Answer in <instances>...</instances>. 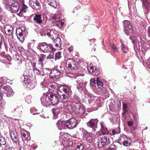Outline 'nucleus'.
<instances>
[{
    "label": "nucleus",
    "instance_id": "f257e3e1",
    "mask_svg": "<svg viewBox=\"0 0 150 150\" xmlns=\"http://www.w3.org/2000/svg\"><path fill=\"white\" fill-rule=\"evenodd\" d=\"M58 94L60 100L63 102H69V96L72 94L70 88L67 86L61 85L59 87Z\"/></svg>",
    "mask_w": 150,
    "mask_h": 150
},
{
    "label": "nucleus",
    "instance_id": "f03ea898",
    "mask_svg": "<svg viewBox=\"0 0 150 150\" xmlns=\"http://www.w3.org/2000/svg\"><path fill=\"white\" fill-rule=\"evenodd\" d=\"M37 48L38 49L40 50L45 53L50 52L51 50L53 51L54 50L51 44H48L45 42L39 43Z\"/></svg>",
    "mask_w": 150,
    "mask_h": 150
},
{
    "label": "nucleus",
    "instance_id": "7ed1b4c3",
    "mask_svg": "<svg viewBox=\"0 0 150 150\" xmlns=\"http://www.w3.org/2000/svg\"><path fill=\"white\" fill-rule=\"evenodd\" d=\"M27 31L25 30L23 27H21L16 30V34L18 39L21 42H23L25 40L24 37L26 35Z\"/></svg>",
    "mask_w": 150,
    "mask_h": 150
},
{
    "label": "nucleus",
    "instance_id": "20e7f679",
    "mask_svg": "<svg viewBox=\"0 0 150 150\" xmlns=\"http://www.w3.org/2000/svg\"><path fill=\"white\" fill-rule=\"evenodd\" d=\"M110 144L109 139L106 136L102 137L98 139V146L100 148H104Z\"/></svg>",
    "mask_w": 150,
    "mask_h": 150
},
{
    "label": "nucleus",
    "instance_id": "39448f33",
    "mask_svg": "<svg viewBox=\"0 0 150 150\" xmlns=\"http://www.w3.org/2000/svg\"><path fill=\"white\" fill-rule=\"evenodd\" d=\"M66 67L71 70H79V68L78 63L70 59L66 61Z\"/></svg>",
    "mask_w": 150,
    "mask_h": 150
},
{
    "label": "nucleus",
    "instance_id": "423d86ee",
    "mask_svg": "<svg viewBox=\"0 0 150 150\" xmlns=\"http://www.w3.org/2000/svg\"><path fill=\"white\" fill-rule=\"evenodd\" d=\"M76 89L80 92L82 93L83 91H84L86 89V87L87 84V82L86 81L80 79L76 81Z\"/></svg>",
    "mask_w": 150,
    "mask_h": 150
},
{
    "label": "nucleus",
    "instance_id": "0eeeda50",
    "mask_svg": "<svg viewBox=\"0 0 150 150\" xmlns=\"http://www.w3.org/2000/svg\"><path fill=\"white\" fill-rule=\"evenodd\" d=\"M66 127L69 129H72L76 127L77 124L79 123V121L75 118H71L66 121Z\"/></svg>",
    "mask_w": 150,
    "mask_h": 150
},
{
    "label": "nucleus",
    "instance_id": "6e6552de",
    "mask_svg": "<svg viewBox=\"0 0 150 150\" xmlns=\"http://www.w3.org/2000/svg\"><path fill=\"white\" fill-rule=\"evenodd\" d=\"M90 81L91 86H93V84H95L96 85L95 87L96 88H101L103 85V82L99 77L97 78L96 80L95 78H91Z\"/></svg>",
    "mask_w": 150,
    "mask_h": 150
},
{
    "label": "nucleus",
    "instance_id": "1a4fd4ad",
    "mask_svg": "<svg viewBox=\"0 0 150 150\" xmlns=\"http://www.w3.org/2000/svg\"><path fill=\"white\" fill-rule=\"evenodd\" d=\"M42 104L44 106L49 107L51 105L47 93H44L40 98Z\"/></svg>",
    "mask_w": 150,
    "mask_h": 150
},
{
    "label": "nucleus",
    "instance_id": "9d476101",
    "mask_svg": "<svg viewBox=\"0 0 150 150\" xmlns=\"http://www.w3.org/2000/svg\"><path fill=\"white\" fill-rule=\"evenodd\" d=\"M124 32L126 35H129L132 32V27L129 21L125 20L124 22Z\"/></svg>",
    "mask_w": 150,
    "mask_h": 150
},
{
    "label": "nucleus",
    "instance_id": "9b49d317",
    "mask_svg": "<svg viewBox=\"0 0 150 150\" xmlns=\"http://www.w3.org/2000/svg\"><path fill=\"white\" fill-rule=\"evenodd\" d=\"M1 90L3 92L4 96L10 97L12 96L14 94V92L11 88L9 86H4L3 88H0Z\"/></svg>",
    "mask_w": 150,
    "mask_h": 150
},
{
    "label": "nucleus",
    "instance_id": "f8f14e48",
    "mask_svg": "<svg viewBox=\"0 0 150 150\" xmlns=\"http://www.w3.org/2000/svg\"><path fill=\"white\" fill-rule=\"evenodd\" d=\"M82 133L84 137L88 142L91 143L93 141L95 138L94 134L88 133L85 130H83Z\"/></svg>",
    "mask_w": 150,
    "mask_h": 150
},
{
    "label": "nucleus",
    "instance_id": "ddd939ff",
    "mask_svg": "<svg viewBox=\"0 0 150 150\" xmlns=\"http://www.w3.org/2000/svg\"><path fill=\"white\" fill-rule=\"evenodd\" d=\"M75 104V106H74V108H75L74 113L79 116H81L84 114L85 112V111L83 107L81 106V104Z\"/></svg>",
    "mask_w": 150,
    "mask_h": 150
},
{
    "label": "nucleus",
    "instance_id": "4468645a",
    "mask_svg": "<svg viewBox=\"0 0 150 150\" xmlns=\"http://www.w3.org/2000/svg\"><path fill=\"white\" fill-rule=\"evenodd\" d=\"M61 72V71L60 70L54 67L51 71L50 74V78L52 79H56L59 77Z\"/></svg>",
    "mask_w": 150,
    "mask_h": 150
},
{
    "label": "nucleus",
    "instance_id": "2eb2a0df",
    "mask_svg": "<svg viewBox=\"0 0 150 150\" xmlns=\"http://www.w3.org/2000/svg\"><path fill=\"white\" fill-rule=\"evenodd\" d=\"M47 95H49V99L51 104L54 105L58 104L59 102L58 97L55 94L47 92Z\"/></svg>",
    "mask_w": 150,
    "mask_h": 150
},
{
    "label": "nucleus",
    "instance_id": "dca6fc26",
    "mask_svg": "<svg viewBox=\"0 0 150 150\" xmlns=\"http://www.w3.org/2000/svg\"><path fill=\"white\" fill-rule=\"evenodd\" d=\"M29 4L30 6L33 9L38 10L40 8V4L38 0H30Z\"/></svg>",
    "mask_w": 150,
    "mask_h": 150
},
{
    "label": "nucleus",
    "instance_id": "f3484780",
    "mask_svg": "<svg viewBox=\"0 0 150 150\" xmlns=\"http://www.w3.org/2000/svg\"><path fill=\"white\" fill-rule=\"evenodd\" d=\"M98 120L97 119H91L87 123V125L89 127L92 128L94 131H96V129L97 127Z\"/></svg>",
    "mask_w": 150,
    "mask_h": 150
},
{
    "label": "nucleus",
    "instance_id": "a211bd4d",
    "mask_svg": "<svg viewBox=\"0 0 150 150\" xmlns=\"http://www.w3.org/2000/svg\"><path fill=\"white\" fill-rule=\"evenodd\" d=\"M65 110L66 112H69L71 114L74 113L75 108L72 105V103L71 104L69 102L64 103Z\"/></svg>",
    "mask_w": 150,
    "mask_h": 150
},
{
    "label": "nucleus",
    "instance_id": "6ab92c4d",
    "mask_svg": "<svg viewBox=\"0 0 150 150\" xmlns=\"http://www.w3.org/2000/svg\"><path fill=\"white\" fill-rule=\"evenodd\" d=\"M130 114V111L129 109L126 104L123 103L122 105V115L123 117L126 119L128 116H129Z\"/></svg>",
    "mask_w": 150,
    "mask_h": 150
},
{
    "label": "nucleus",
    "instance_id": "aec40b11",
    "mask_svg": "<svg viewBox=\"0 0 150 150\" xmlns=\"http://www.w3.org/2000/svg\"><path fill=\"white\" fill-rule=\"evenodd\" d=\"M15 104L17 105L12 112H16V113L21 114L23 110V107L21 103L19 101H17L16 102Z\"/></svg>",
    "mask_w": 150,
    "mask_h": 150
},
{
    "label": "nucleus",
    "instance_id": "412c9836",
    "mask_svg": "<svg viewBox=\"0 0 150 150\" xmlns=\"http://www.w3.org/2000/svg\"><path fill=\"white\" fill-rule=\"evenodd\" d=\"M10 135L13 142L19 144V137L17 133L14 131H11L10 132Z\"/></svg>",
    "mask_w": 150,
    "mask_h": 150
},
{
    "label": "nucleus",
    "instance_id": "4be33fe9",
    "mask_svg": "<svg viewBox=\"0 0 150 150\" xmlns=\"http://www.w3.org/2000/svg\"><path fill=\"white\" fill-rule=\"evenodd\" d=\"M47 35L50 37L52 39L56 38L58 37V33L57 31L54 30H48L47 33Z\"/></svg>",
    "mask_w": 150,
    "mask_h": 150
},
{
    "label": "nucleus",
    "instance_id": "5701e85b",
    "mask_svg": "<svg viewBox=\"0 0 150 150\" xmlns=\"http://www.w3.org/2000/svg\"><path fill=\"white\" fill-rule=\"evenodd\" d=\"M89 72L93 76H98L100 74L99 69L95 66H92L89 69Z\"/></svg>",
    "mask_w": 150,
    "mask_h": 150
},
{
    "label": "nucleus",
    "instance_id": "b1692460",
    "mask_svg": "<svg viewBox=\"0 0 150 150\" xmlns=\"http://www.w3.org/2000/svg\"><path fill=\"white\" fill-rule=\"evenodd\" d=\"M21 133L22 135V138L23 140H29L30 139V133L24 129L21 130Z\"/></svg>",
    "mask_w": 150,
    "mask_h": 150
},
{
    "label": "nucleus",
    "instance_id": "393cba45",
    "mask_svg": "<svg viewBox=\"0 0 150 150\" xmlns=\"http://www.w3.org/2000/svg\"><path fill=\"white\" fill-rule=\"evenodd\" d=\"M56 125L58 129L59 130L65 129L66 127V122L61 120H59L57 122Z\"/></svg>",
    "mask_w": 150,
    "mask_h": 150
},
{
    "label": "nucleus",
    "instance_id": "a878e982",
    "mask_svg": "<svg viewBox=\"0 0 150 150\" xmlns=\"http://www.w3.org/2000/svg\"><path fill=\"white\" fill-rule=\"evenodd\" d=\"M24 2V0H20V4L22 8L20 9L19 13L18 14V15L19 16H20V15L21 14L22 12L25 13L26 12V9L28 8V6L25 4Z\"/></svg>",
    "mask_w": 150,
    "mask_h": 150
},
{
    "label": "nucleus",
    "instance_id": "bb28decb",
    "mask_svg": "<svg viewBox=\"0 0 150 150\" xmlns=\"http://www.w3.org/2000/svg\"><path fill=\"white\" fill-rule=\"evenodd\" d=\"M100 124L101 128L99 132V134L100 135H104L109 134V132L107 128L104 125L103 123L102 122H101Z\"/></svg>",
    "mask_w": 150,
    "mask_h": 150
},
{
    "label": "nucleus",
    "instance_id": "cd10ccee",
    "mask_svg": "<svg viewBox=\"0 0 150 150\" xmlns=\"http://www.w3.org/2000/svg\"><path fill=\"white\" fill-rule=\"evenodd\" d=\"M143 7L145 11L147 12V13L149 12L150 5L149 1L148 0H143L142 2Z\"/></svg>",
    "mask_w": 150,
    "mask_h": 150
},
{
    "label": "nucleus",
    "instance_id": "c85d7f7f",
    "mask_svg": "<svg viewBox=\"0 0 150 150\" xmlns=\"http://www.w3.org/2000/svg\"><path fill=\"white\" fill-rule=\"evenodd\" d=\"M127 124L128 126L129 127L131 132L132 134H133L134 136V134H135V131L136 129L137 126L136 125H134L133 124V121L131 120L128 121Z\"/></svg>",
    "mask_w": 150,
    "mask_h": 150
},
{
    "label": "nucleus",
    "instance_id": "c756f323",
    "mask_svg": "<svg viewBox=\"0 0 150 150\" xmlns=\"http://www.w3.org/2000/svg\"><path fill=\"white\" fill-rule=\"evenodd\" d=\"M34 21L38 24H40L42 22L41 15V14H36L33 18Z\"/></svg>",
    "mask_w": 150,
    "mask_h": 150
},
{
    "label": "nucleus",
    "instance_id": "7c9ffc66",
    "mask_svg": "<svg viewBox=\"0 0 150 150\" xmlns=\"http://www.w3.org/2000/svg\"><path fill=\"white\" fill-rule=\"evenodd\" d=\"M61 104L60 106L57 107V108H53L52 110H55V112L57 113H59L61 111L65 110L64 103H61Z\"/></svg>",
    "mask_w": 150,
    "mask_h": 150
},
{
    "label": "nucleus",
    "instance_id": "2f4dec72",
    "mask_svg": "<svg viewBox=\"0 0 150 150\" xmlns=\"http://www.w3.org/2000/svg\"><path fill=\"white\" fill-rule=\"evenodd\" d=\"M2 93L0 91V113L1 110L4 109L5 102L2 98Z\"/></svg>",
    "mask_w": 150,
    "mask_h": 150
},
{
    "label": "nucleus",
    "instance_id": "473e14b6",
    "mask_svg": "<svg viewBox=\"0 0 150 150\" xmlns=\"http://www.w3.org/2000/svg\"><path fill=\"white\" fill-rule=\"evenodd\" d=\"M72 105L74 106H75L76 105L81 104L80 99L79 97L76 95L74 96L73 98V101L72 102Z\"/></svg>",
    "mask_w": 150,
    "mask_h": 150
},
{
    "label": "nucleus",
    "instance_id": "72a5a7b5",
    "mask_svg": "<svg viewBox=\"0 0 150 150\" xmlns=\"http://www.w3.org/2000/svg\"><path fill=\"white\" fill-rule=\"evenodd\" d=\"M19 7L18 4L17 3H16L13 6H10V9H11L13 13H16L18 11Z\"/></svg>",
    "mask_w": 150,
    "mask_h": 150
},
{
    "label": "nucleus",
    "instance_id": "f704fd0d",
    "mask_svg": "<svg viewBox=\"0 0 150 150\" xmlns=\"http://www.w3.org/2000/svg\"><path fill=\"white\" fill-rule=\"evenodd\" d=\"M58 88V87L57 84L55 83H53L49 86V90L50 92L52 93L53 92H54V91H56L57 88Z\"/></svg>",
    "mask_w": 150,
    "mask_h": 150
},
{
    "label": "nucleus",
    "instance_id": "c9c22d12",
    "mask_svg": "<svg viewBox=\"0 0 150 150\" xmlns=\"http://www.w3.org/2000/svg\"><path fill=\"white\" fill-rule=\"evenodd\" d=\"M8 40L10 45V50L12 51L16 52V44L14 43V41L9 40Z\"/></svg>",
    "mask_w": 150,
    "mask_h": 150
},
{
    "label": "nucleus",
    "instance_id": "e433bc0d",
    "mask_svg": "<svg viewBox=\"0 0 150 150\" xmlns=\"http://www.w3.org/2000/svg\"><path fill=\"white\" fill-rule=\"evenodd\" d=\"M118 127L115 128V129H111L110 132H109V134L111 135H114L116 134H118L120 132V128L119 125H118Z\"/></svg>",
    "mask_w": 150,
    "mask_h": 150
},
{
    "label": "nucleus",
    "instance_id": "4c0bfd02",
    "mask_svg": "<svg viewBox=\"0 0 150 150\" xmlns=\"http://www.w3.org/2000/svg\"><path fill=\"white\" fill-rule=\"evenodd\" d=\"M47 3L50 6L54 8L57 7V3L56 0H47Z\"/></svg>",
    "mask_w": 150,
    "mask_h": 150
},
{
    "label": "nucleus",
    "instance_id": "58836bf2",
    "mask_svg": "<svg viewBox=\"0 0 150 150\" xmlns=\"http://www.w3.org/2000/svg\"><path fill=\"white\" fill-rule=\"evenodd\" d=\"M21 81L23 83L26 84L28 82L30 81V80L28 76L26 75H23L20 78Z\"/></svg>",
    "mask_w": 150,
    "mask_h": 150
},
{
    "label": "nucleus",
    "instance_id": "ea45409f",
    "mask_svg": "<svg viewBox=\"0 0 150 150\" xmlns=\"http://www.w3.org/2000/svg\"><path fill=\"white\" fill-rule=\"evenodd\" d=\"M54 24L55 26L59 28L63 27L64 25V23L62 22V20H60L54 22Z\"/></svg>",
    "mask_w": 150,
    "mask_h": 150
},
{
    "label": "nucleus",
    "instance_id": "a19ab883",
    "mask_svg": "<svg viewBox=\"0 0 150 150\" xmlns=\"http://www.w3.org/2000/svg\"><path fill=\"white\" fill-rule=\"evenodd\" d=\"M127 136L125 134L121 135L119 137L118 139V142L120 144H122V143H123L126 139H128Z\"/></svg>",
    "mask_w": 150,
    "mask_h": 150
},
{
    "label": "nucleus",
    "instance_id": "79ce46f5",
    "mask_svg": "<svg viewBox=\"0 0 150 150\" xmlns=\"http://www.w3.org/2000/svg\"><path fill=\"white\" fill-rule=\"evenodd\" d=\"M53 40L56 47H59L61 46L62 42L61 39L60 38L58 37L56 38L53 39Z\"/></svg>",
    "mask_w": 150,
    "mask_h": 150
},
{
    "label": "nucleus",
    "instance_id": "37998d69",
    "mask_svg": "<svg viewBox=\"0 0 150 150\" xmlns=\"http://www.w3.org/2000/svg\"><path fill=\"white\" fill-rule=\"evenodd\" d=\"M101 100H96L94 103L93 105V108L94 110H96L99 107H100Z\"/></svg>",
    "mask_w": 150,
    "mask_h": 150
},
{
    "label": "nucleus",
    "instance_id": "c03bdc74",
    "mask_svg": "<svg viewBox=\"0 0 150 150\" xmlns=\"http://www.w3.org/2000/svg\"><path fill=\"white\" fill-rule=\"evenodd\" d=\"M26 86L28 88L30 89H32L35 87V85L33 84V81H31L30 80L29 82H28L26 84Z\"/></svg>",
    "mask_w": 150,
    "mask_h": 150
},
{
    "label": "nucleus",
    "instance_id": "a18cd8bd",
    "mask_svg": "<svg viewBox=\"0 0 150 150\" xmlns=\"http://www.w3.org/2000/svg\"><path fill=\"white\" fill-rule=\"evenodd\" d=\"M6 144L5 138L3 137L2 134L0 133V147L2 145H5Z\"/></svg>",
    "mask_w": 150,
    "mask_h": 150
},
{
    "label": "nucleus",
    "instance_id": "49530a36",
    "mask_svg": "<svg viewBox=\"0 0 150 150\" xmlns=\"http://www.w3.org/2000/svg\"><path fill=\"white\" fill-rule=\"evenodd\" d=\"M49 81L46 79H44V81L41 82V85L45 88L48 87L49 86Z\"/></svg>",
    "mask_w": 150,
    "mask_h": 150
},
{
    "label": "nucleus",
    "instance_id": "de8ad7c7",
    "mask_svg": "<svg viewBox=\"0 0 150 150\" xmlns=\"http://www.w3.org/2000/svg\"><path fill=\"white\" fill-rule=\"evenodd\" d=\"M131 139L129 138L128 139H126L123 143H122V144L125 146H128L131 145Z\"/></svg>",
    "mask_w": 150,
    "mask_h": 150
},
{
    "label": "nucleus",
    "instance_id": "09e8293b",
    "mask_svg": "<svg viewBox=\"0 0 150 150\" xmlns=\"http://www.w3.org/2000/svg\"><path fill=\"white\" fill-rule=\"evenodd\" d=\"M118 119L117 117L116 116L114 115L112 117V118L111 119L110 121L113 124H117L118 122Z\"/></svg>",
    "mask_w": 150,
    "mask_h": 150
},
{
    "label": "nucleus",
    "instance_id": "8fccbe9b",
    "mask_svg": "<svg viewBox=\"0 0 150 150\" xmlns=\"http://www.w3.org/2000/svg\"><path fill=\"white\" fill-rule=\"evenodd\" d=\"M83 146L82 143H78L77 144L75 150H83Z\"/></svg>",
    "mask_w": 150,
    "mask_h": 150
},
{
    "label": "nucleus",
    "instance_id": "3c124183",
    "mask_svg": "<svg viewBox=\"0 0 150 150\" xmlns=\"http://www.w3.org/2000/svg\"><path fill=\"white\" fill-rule=\"evenodd\" d=\"M51 70L49 68H43L42 69V72L44 73V74L47 75L50 74Z\"/></svg>",
    "mask_w": 150,
    "mask_h": 150
},
{
    "label": "nucleus",
    "instance_id": "603ef678",
    "mask_svg": "<svg viewBox=\"0 0 150 150\" xmlns=\"http://www.w3.org/2000/svg\"><path fill=\"white\" fill-rule=\"evenodd\" d=\"M61 17H60L59 15H57L56 14L54 15L51 17V18L53 20V22H54V21H56L59 19L60 18H61Z\"/></svg>",
    "mask_w": 150,
    "mask_h": 150
},
{
    "label": "nucleus",
    "instance_id": "864d4df0",
    "mask_svg": "<svg viewBox=\"0 0 150 150\" xmlns=\"http://www.w3.org/2000/svg\"><path fill=\"white\" fill-rule=\"evenodd\" d=\"M5 33L6 35V37H7L8 35H10L12 34L13 33V30H10L8 29H4Z\"/></svg>",
    "mask_w": 150,
    "mask_h": 150
},
{
    "label": "nucleus",
    "instance_id": "5fc2aeb1",
    "mask_svg": "<svg viewBox=\"0 0 150 150\" xmlns=\"http://www.w3.org/2000/svg\"><path fill=\"white\" fill-rule=\"evenodd\" d=\"M48 30V29H44L43 30H40L39 32L41 36L45 35H46V34L47 35V30Z\"/></svg>",
    "mask_w": 150,
    "mask_h": 150
},
{
    "label": "nucleus",
    "instance_id": "6e6d98bb",
    "mask_svg": "<svg viewBox=\"0 0 150 150\" xmlns=\"http://www.w3.org/2000/svg\"><path fill=\"white\" fill-rule=\"evenodd\" d=\"M88 95V103L90 104L94 100V98L95 97L91 94H89Z\"/></svg>",
    "mask_w": 150,
    "mask_h": 150
},
{
    "label": "nucleus",
    "instance_id": "4d7b16f0",
    "mask_svg": "<svg viewBox=\"0 0 150 150\" xmlns=\"http://www.w3.org/2000/svg\"><path fill=\"white\" fill-rule=\"evenodd\" d=\"M46 58V55L44 54H41L38 60L43 63V61Z\"/></svg>",
    "mask_w": 150,
    "mask_h": 150
},
{
    "label": "nucleus",
    "instance_id": "13d9d810",
    "mask_svg": "<svg viewBox=\"0 0 150 150\" xmlns=\"http://www.w3.org/2000/svg\"><path fill=\"white\" fill-rule=\"evenodd\" d=\"M61 53L60 52H58L56 53L55 56V60H58L61 58Z\"/></svg>",
    "mask_w": 150,
    "mask_h": 150
},
{
    "label": "nucleus",
    "instance_id": "bf43d9fd",
    "mask_svg": "<svg viewBox=\"0 0 150 150\" xmlns=\"http://www.w3.org/2000/svg\"><path fill=\"white\" fill-rule=\"evenodd\" d=\"M37 109L33 107L31 108L30 109V112L32 113L33 115L36 114L38 113L37 112Z\"/></svg>",
    "mask_w": 150,
    "mask_h": 150
},
{
    "label": "nucleus",
    "instance_id": "052dcab7",
    "mask_svg": "<svg viewBox=\"0 0 150 150\" xmlns=\"http://www.w3.org/2000/svg\"><path fill=\"white\" fill-rule=\"evenodd\" d=\"M122 50L125 53H127L128 50L127 47L124 44H122L121 46Z\"/></svg>",
    "mask_w": 150,
    "mask_h": 150
},
{
    "label": "nucleus",
    "instance_id": "680f3d73",
    "mask_svg": "<svg viewBox=\"0 0 150 150\" xmlns=\"http://www.w3.org/2000/svg\"><path fill=\"white\" fill-rule=\"evenodd\" d=\"M110 49L114 52H116L117 50V48L114 44H111L110 45Z\"/></svg>",
    "mask_w": 150,
    "mask_h": 150
},
{
    "label": "nucleus",
    "instance_id": "e2e57ef3",
    "mask_svg": "<svg viewBox=\"0 0 150 150\" xmlns=\"http://www.w3.org/2000/svg\"><path fill=\"white\" fill-rule=\"evenodd\" d=\"M52 113L53 115V119H56L58 118V115L59 113H57L55 112V110H52Z\"/></svg>",
    "mask_w": 150,
    "mask_h": 150
},
{
    "label": "nucleus",
    "instance_id": "0e129e2a",
    "mask_svg": "<svg viewBox=\"0 0 150 150\" xmlns=\"http://www.w3.org/2000/svg\"><path fill=\"white\" fill-rule=\"evenodd\" d=\"M16 2L13 0H9L8 6H13Z\"/></svg>",
    "mask_w": 150,
    "mask_h": 150
},
{
    "label": "nucleus",
    "instance_id": "69168bd1",
    "mask_svg": "<svg viewBox=\"0 0 150 150\" xmlns=\"http://www.w3.org/2000/svg\"><path fill=\"white\" fill-rule=\"evenodd\" d=\"M4 58L6 59L8 61H10L11 60V57L8 54H6L4 56Z\"/></svg>",
    "mask_w": 150,
    "mask_h": 150
},
{
    "label": "nucleus",
    "instance_id": "338daca9",
    "mask_svg": "<svg viewBox=\"0 0 150 150\" xmlns=\"http://www.w3.org/2000/svg\"><path fill=\"white\" fill-rule=\"evenodd\" d=\"M4 29H9L10 30H13V27H12L10 25H5L4 28Z\"/></svg>",
    "mask_w": 150,
    "mask_h": 150
},
{
    "label": "nucleus",
    "instance_id": "774afa93",
    "mask_svg": "<svg viewBox=\"0 0 150 150\" xmlns=\"http://www.w3.org/2000/svg\"><path fill=\"white\" fill-rule=\"evenodd\" d=\"M113 147V146H111L106 149L105 150H116V148Z\"/></svg>",
    "mask_w": 150,
    "mask_h": 150
}]
</instances>
